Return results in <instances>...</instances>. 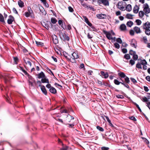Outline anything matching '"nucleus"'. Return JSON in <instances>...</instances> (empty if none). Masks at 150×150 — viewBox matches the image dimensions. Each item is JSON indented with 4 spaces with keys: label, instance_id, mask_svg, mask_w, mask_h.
Segmentation results:
<instances>
[{
    "label": "nucleus",
    "instance_id": "f257e3e1",
    "mask_svg": "<svg viewBox=\"0 0 150 150\" xmlns=\"http://www.w3.org/2000/svg\"><path fill=\"white\" fill-rule=\"evenodd\" d=\"M59 35L60 39L62 41H69V40L70 38L68 36L67 34L65 33H63L61 31H60Z\"/></svg>",
    "mask_w": 150,
    "mask_h": 150
},
{
    "label": "nucleus",
    "instance_id": "f03ea898",
    "mask_svg": "<svg viewBox=\"0 0 150 150\" xmlns=\"http://www.w3.org/2000/svg\"><path fill=\"white\" fill-rule=\"evenodd\" d=\"M143 7L144 8V11L147 17L148 16L147 14L150 12V9L149 8V6L148 4L146 3L143 5Z\"/></svg>",
    "mask_w": 150,
    "mask_h": 150
},
{
    "label": "nucleus",
    "instance_id": "7ed1b4c3",
    "mask_svg": "<svg viewBox=\"0 0 150 150\" xmlns=\"http://www.w3.org/2000/svg\"><path fill=\"white\" fill-rule=\"evenodd\" d=\"M125 4V3L123 2V1H119L117 5V8L122 11H124L125 10V8L124 6V4Z\"/></svg>",
    "mask_w": 150,
    "mask_h": 150
},
{
    "label": "nucleus",
    "instance_id": "20e7f679",
    "mask_svg": "<svg viewBox=\"0 0 150 150\" xmlns=\"http://www.w3.org/2000/svg\"><path fill=\"white\" fill-rule=\"evenodd\" d=\"M79 57V55L78 53L77 52H74L72 54V57L71 58H72V61H71V62L72 63H74L76 62L75 59H77Z\"/></svg>",
    "mask_w": 150,
    "mask_h": 150
},
{
    "label": "nucleus",
    "instance_id": "39448f33",
    "mask_svg": "<svg viewBox=\"0 0 150 150\" xmlns=\"http://www.w3.org/2000/svg\"><path fill=\"white\" fill-rule=\"evenodd\" d=\"M132 55L133 60H132V65L135 64V61H136L138 59V55L136 54V52L132 50Z\"/></svg>",
    "mask_w": 150,
    "mask_h": 150
},
{
    "label": "nucleus",
    "instance_id": "423d86ee",
    "mask_svg": "<svg viewBox=\"0 0 150 150\" xmlns=\"http://www.w3.org/2000/svg\"><path fill=\"white\" fill-rule=\"evenodd\" d=\"M103 33L106 35L107 38L109 40L112 39V37H111V34L109 32L104 30L103 31Z\"/></svg>",
    "mask_w": 150,
    "mask_h": 150
},
{
    "label": "nucleus",
    "instance_id": "0eeeda50",
    "mask_svg": "<svg viewBox=\"0 0 150 150\" xmlns=\"http://www.w3.org/2000/svg\"><path fill=\"white\" fill-rule=\"evenodd\" d=\"M14 21L15 19L13 16L11 15H10L8 16V18L7 20V23L8 24H11Z\"/></svg>",
    "mask_w": 150,
    "mask_h": 150
},
{
    "label": "nucleus",
    "instance_id": "6e6552de",
    "mask_svg": "<svg viewBox=\"0 0 150 150\" xmlns=\"http://www.w3.org/2000/svg\"><path fill=\"white\" fill-rule=\"evenodd\" d=\"M52 39L53 43L56 45L59 43V41L58 39L57 36L54 34L52 36Z\"/></svg>",
    "mask_w": 150,
    "mask_h": 150
},
{
    "label": "nucleus",
    "instance_id": "1a4fd4ad",
    "mask_svg": "<svg viewBox=\"0 0 150 150\" xmlns=\"http://www.w3.org/2000/svg\"><path fill=\"white\" fill-rule=\"evenodd\" d=\"M96 16L99 19H102L105 18L106 15L105 14L101 13L97 14Z\"/></svg>",
    "mask_w": 150,
    "mask_h": 150
},
{
    "label": "nucleus",
    "instance_id": "9d476101",
    "mask_svg": "<svg viewBox=\"0 0 150 150\" xmlns=\"http://www.w3.org/2000/svg\"><path fill=\"white\" fill-rule=\"evenodd\" d=\"M23 60L24 62L26 64H28L30 67L31 66V63L30 61V60L29 59V58H27V57L24 58H23Z\"/></svg>",
    "mask_w": 150,
    "mask_h": 150
},
{
    "label": "nucleus",
    "instance_id": "9b49d317",
    "mask_svg": "<svg viewBox=\"0 0 150 150\" xmlns=\"http://www.w3.org/2000/svg\"><path fill=\"white\" fill-rule=\"evenodd\" d=\"M101 75L103 76V77L105 79H107L108 77V73L106 72L105 73L103 71H101L100 72Z\"/></svg>",
    "mask_w": 150,
    "mask_h": 150
},
{
    "label": "nucleus",
    "instance_id": "f8f14e48",
    "mask_svg": "<svg viewBox=\"0 0 150 150\" xmlns=\"http://www.w3.org/2000/svg\"><path fill=\"white\" fill-rule=\"evenodd\" d=\"M45 77V76L43 72L41 71L39 74H37V78L38 79L43 78Z\"/></svg>",
    "mask_w": 150,
    "mask_h": 150
},
{
    "label": "nucleus",
    "instance_id": "ddd939ff",
    "mask_svg": "<svg viewBox=\"0 0 150 150\" xmlns=\"http://www.w3.org/2000/svg\"><path fill=\"white\" fill-rule=\"evenodd\" d=\"M41 89L42 92L45 95H47V91L44 86H42L41 87Z\"/></svg>",
    "mask_w": 150,
    "mask_h": 150
},
{
    "label": "nucleus",
    "instance_id": "4468645a",
    "mask_svg": "<svg viewBox=\"0 0 150 150\" xmlns=\"http://www.w3.org/2000/svg\"><path fill=\"white\" fill-rule=\"evenodd\" d=\"M25 15L27 17L30 16L32 18H34L33 14L30 12V11L28 12H25Z\"/></svg>",
    "mask_w": 150,
    "mask_h": 150
},
{
    "label": "nucleus",
    "instance_id": "2eb2a0df",
    "mask_svg": "<svg viewBox=\"0 0 150 150\" xmlns=\"http://www.w3.org/2000/svg\"><path fill=\"white\" fill-rule=\"evenodd\" d=\"M150 28V23L147 22L144 25V29H147Z\"/></svg>",
    "mask_w": 150,
    "mask_h": 150
},
{
    "label": "nucleus",
    "instance_id": "dca6fc26",
    "mask_svg": "<svg viewBox=\"0 0 150 150\" xmlns=\"http://www.w3.org/2000/svg\"><path fill=\"white\" fill-rule=\"evenodd\" d=\"M41 82L42 83H49V79H47L46 76L44 78H42L41 79Z\"/></svg>",
    "mask_w": 150,
    "mask_h": 150
},
{
    "label": "nucleus",
    "instance_id": "f3484780",
    "mask_svg": "<svg viewBox=\"0 0 150 150\" xmlns=\"http://www.w3.org/2000/svg\"><path fill=\"white\" fill-rule=\"evenodd\" d=\"M49 91L51 93L54 94H56L57 92L56 90L53 87L50 89Z\"/></svg>",
    "mask_w": 150,
    "mask_h": 150
},
{
    "label": "nucleus",
    "instance_id": "a211bd4d",
    "mask_svg": "<svg viewBox=\"0 0 150 150\" xmlns=\"http://www.w3.org/2000/svg\"><path fill=\"white\" fill-rule=\"evenodd\" d=\"M134 31L137 33H140L141 32L140 28L137 27H135L134 28Z\"/></svg>",
    "mask_w": 150,
    "mask_h": 150
},
{
    "label": "nucleus",
    "instance_id": "6ab92c4d",
    "mask_svg": "<svg viewBox=\"0 0 150 150\" xmlns=\"http://www.w3.org/2000/svg\"><path fill=\"white\" fill-rule=\"evenodd\" d=\"M39 9L42 15H45L46 14V12L45 11L44 8L42 7L39 8Z\"/></svg>",
    "mask_w": 150,
    "mask_h": 150
},
{
    "label": "nucleus",
    "instance_id": "aec40b11",
    "mask_svg": "<svg viewBox=\"0 0 150 150\" xmlns=\"http://www.w3.org/2000/svg\"><path fill=\"white\" fill-rule=\"evenodd\" d=\"M18 4L19 6L21 8H22L24 7V3L21 0H20L18 2Z\"/></svg>",
    "mask_w": 150,
    "mask_h": 150
},
{
    "label": "nucleus",
    "instance_id": "412c9836",
    "mask_svg": "<svg viewBox=\"0 0 150 150\" xmlns=\"http://www.w3.org/2000/svg\"><path fill=\"white\" fill-rule=\"evenodd\" d=\"M139 8L137 5H136L133 9V12L135 13H137L139 11Z\"/></svg>",
    "mask_w": 150,
    "mask_h": 150
},
{
    "label": "nucleus",
    "instance_id": "4be33fe9",
    "mask_svg": "<svg viewBox=\"0 0 150 150\" xmlns=\"http://www.w3.org/2000/svg\"><path fill=\"white\" fill-rule=\"evenodd\" d=\"M103 81V85H104L106 86H108L110 88H111L112 89L114 88V87H113L112 86L110 85L109 84L107 83H105V82H104Z\"/></svg>",
    "mask_w": 150,
    "mask_h": 150
},
{
    "label": "nucleus",
    "instance_id": "5701e85b",
    "mask_svg": "<svg viewBox=\"0 0 150 150\" xmlns=\"http://www.w3.org/2000/svg\"><path fill=\"white\" fill-rule=\"evenodd\" d=\"M0 22L3 23H5L4 17L1 13H0Z\"/></svg>",
    "mask_w": 150,
    "mask_h": 150
},
{
    "label": "nucleus",
    "instance_id": "b1692460",
    "mask_svg": "<svg viewBox=\"0 0 150 150\" xmlns=\"http://www.w3.org/2000/svg\"><path fill=\"white\" fill-rule=\"evenodd\" d=\"M118 75L121 78H125L126 76L125 73L123 72H120L118 73Z\"/></svg>",
    "mask_w": 150,
    "mask_h": 150
},
{
    "label": "nucleus",
    "instance_id": "393cba45",
    "mask_svg": "<svg viewBox=\"0 0 150 150\" xmlns=\"http://www.w3.org/2000/svg\"><path fill=\"white\" fill-rule=\"evenodd\" d=\"M120 28L121 30L124 31L126 30V26L125 24H122L120 25Z\"/></svg>",
    "mask_w": 150,
    "mask_h": 150
},
{
    "label": "nucleus",
    "instance_id": "a878e982",
    "mask_svg": "<svg viewBox=\"0 0 150 150\" xmlns=\"http://www.w3.org/2000/svg\"><path fill=\"white\" fill-rule=\"evenodd\" d=\"M125 9L128 11H130L131 10V5L130 4H128L126 6Z\"/></svg>",
    "mask_w": 150,
    "mask_h": 150
},
{
    "label": "nucleus",
    "instance_id": "bb28decb",
    "mask_svg": "<svg viewBox=\"0 0 150 150\" xmlns=\"http://www.w3.org/2000/svg\"><path fill=\"white\" fill-rule=\"evenodd\" d=\"M4 81L6 83L9 82L10 80V78L8 76L4 78Z\"/></svg>",
    "mask_w": 150,
    "mask_h": 150
},
{
    "label": "nucleus",
    "instance_id": "cd10ccee",
    "mask_svg": "<svg viewBox=\"0 0 150 150\" xmlns=\"http://www.w3.org/2000/svg\"><path fill=\"white\" fill-rule=\"evenodd\" d=\"M51 22L52 24H55L57 22V20L55 18H52L51 19Z\"/></svg>",
    "mask_w": 150,
    "mask_h": 150
},
{
    "label": "nucleus",
    "instance_id": "c85d7f7f",
    "mask_svg": "<svg viewBox=\"0 0 150 150\" xmlns=\"http://www.w3.org/2000/svg\"><path fill=\"white\" fill-rule=\"evenodd\" d=\"M103 4L105 6H108L109 5V2L107 0H103Z\"/></svg>",
    "mask_w": 150,
    "mask_h": 150
},
{
    "label": "nucleus",
    "instance_id": "c756f323",
    "mask_svg": "<svg viewBox=\"0 0 150 150\" xmlns=\"http://www.w3.org/2000/svg\"><path fill=\"white\" fill-rule=\"evenodd\" d=\"M29 79L28 81H33L34 83H35V81L34 78H33L30 75L28 77Z\"/></svg>",
    "mask_w": 150,
    "mask_h": 150
},
{
    "label": "nucleus",
    "instance_id": "7c9ffc66",
    "mask_svg": "<svg viewBox=\"0 0 150 150\" xmlns=\"http://www.w3.org/2000/svg\"><path fill=\"white\" fill-rule=\"evenodd\" d=\"M35 42L37 45L38 46H43L44 45V43L41 42H38L36 41Z\"/></svg>",
    "mask_w": 150,
    "mask_h": 150
},
{
    "label": "nucleus",
    "instance_id": "2f4dec72",
    "mask_svg": "<svg viewBox=\"0 0 150 150\" xmlns=\"http://www.w3.org/2000/svg\"><path fill=\"white\" fill-rule=\"evenodd\" d=\"M13 60L15 64H17L18 62V58L16 57H13Z\"/></svg>",
    "mask_w": 150,
    "mask_h": 150
},
{
    "label": "nucleus",
    "instance_id": "473e14b6",
    "mask_svg": "<svg viewBox=\"0 0 150 150\" xmlns=\"http://www.w3.org/2000/svg\"><path fill=\"white\" fill-rule=\"evenodd\" d=\"M144 12L143 11H140L139 12V16L140 17L142 18L144 14Z\"/></svg>",
    "mask_w": 150,
    "mask_h": 150
},
{
    "label": "nucleus",
    "instance_id": "72a5a7b5",
    "mask_svg": "<svg viewBox=\"0 0 150 150\" xmlns=\"http://www.w3.org/2000/svg\"><path fill=\"white\" fill-rule=\"evenodd\" d=\"M120 79L122 81V83H121V84H122L124 85V86L125 87H126V88H129V86L127 84L128 83H125L124 82V81L123 80H122L121 79Z\"/></svg>",
    "mask_w": 150,
    "mask_h": 150
},
{
    "label": "nucleus",
    "instance_id": "f704fd0d",
    "mask_svg": "<svg viewBox=\"0 0 150 150\" xmlns=\"http://www.w3.org/2000/svg\"><path fill=\"white\" fill-rule=\"evenodd\" d=\"M96 128L100 132H103L104 131V129L102 127H101L99 126H96Z\"/></svg>",
    "mask_w": 150,
    "mask_h": 150
},
{
    "label": "nucleus",
    "instance_id": "c9c22d12",
    "mask_svg": "<svg viewBox=\"0 0 150 150\" xmlns=\"http://www.w3.org/2000/svg\"><path fill=\"white\" fill-rule=\"evenodd\" d=\"M114 82L115 84L117 85H119L120 83H122V82H119L118 80L116 79L114 80Z\"/></svg>",
    "mask_w": 150,
    "mask_h": 150
},
{
    "label": "nucleus",
    "instance_id": "e433bc0d",
    "mask_svg": "<svg viewBox=\"0 0 150 150\" xmlns=\"http://www.w3.org/2000/svg\"><path fill=\"white\" fill-rule=\"evenodd\" d=\"M124 58L127 59H130V57L129 54H126L124 56Z\"/></svg>",
    "mask_w": 150,
    "mask_h": 150
},
{
    "label": "nucleus",
    "instance_id": "4c0bfd02",
    "mask_svg": "<svg viewBox=\"0 0 150 150\" xmlns=\"http://www.w3.org/2000/svg\"><path fill=\"white\" fill-rule=\"evenodd\" d=\"M145 29V33L146 34L148 35H150V30L149 29Z\"/></svg>",
    "mask_w": 150,
    "mask_h": 150
},
{
    "label": "nucleus",
    "instance_id": "58836bf2",
    "mask_svg": "<svg viewBox=\"0 0 150 150\" xmlns=\"http://www.w3.org/2000/svg\"><path fill=\"white\" fill-rule=\"evenodd\" d=\"M125 82L127 83H129L130 82L129 78L126 76L125 78Z\"/></svg>",
    "mask_w": 150,
    "mask_h": 150
},
{
    "label": "nucleus",
    "instance_id": "ea45409f",
    "mask_svg": "<svg viewBox=\"0 0 150 150\" xmlns=\"http://www.w3.org/2000/svg\"><path fill=\"white\" fill-rule=\"evenodd\" d=\"M140 63L141 64V65H146L147 64V62L145 60H142Z\"/></svg>",
    "mask_w": 150,
    "mask_h": 150
},
{
    "label": "nucleus",
    "instance_id": "a19ab883",
    "mask_svg": "<svg viewBox=\"0 0 150 150\" xmlns=\"http://www.w3.org/2000/svg\"><path fill=\"white\" fill-rule=\"evenodd\" d=\"M114 44L116 48L117 49H118L120 48V45L118 43L116 42L114 43Z\"/></svg>",
    "mask_w": 150,
    "mask_h": 150
},
{
    "label": "nucleus",
    "instance_id": "79ce46f5",
    "mask_svg": "<svg viewBox=\"0 0 150 150\" xmlns=\"http://www.w3.org/2000/svg\"><path fill=\"white\" fill-rule=\"evenodd\" d=\"M116 41L118 43L121 44L122 43V41L121 39L120 38H118L116 40Z\"/></svg>",
    "mask_w": 150,
    "mask_h": 150
},
{
    "label": "nucleus",
    "instance_id": "37998d69",
    "mask_svg": "<svg viewBox=\"0 0 150 150\" xmlns=\"http://www.w3.org/2000/svg\"><path fill=\"white\" fill-rule=\"evenodd\" d=\"M81 4L84 8H88V6L86 3L83 2V3H82Z\"/></svg>",
    "mask_w": 150,
    "mask_h": 150
},
{
    "label": "nucleus",
    "instance_id": "c03bdc74",
    "mask_svg": "<svg viewBox=\"0 0 150 150\" xmlns=\"http://www.w3.org/2000/svg\"><path fill=\"white\" fill-rule=\"evenodd\" d=\"M128 27H131V21H128L126 24Z\"/></svg>",
    "mask_w": 150,
    "mask_h": 150
},
{
    "label": "nucleus",
    "instance_id": "a18cd8bd",
    "mask_svg": "<svg viewBox=\"0 0 150 150\" xmlns=\"http://www.w3.org/2000/svg\"><path fill=\"white\" fill-rule=\"evenodd\" d=\"M142 100L144 102H146L148 101V99L146 97H144L142 98Z\"/></svg>",
    "mask_w": 150,
    "mask_h": 150
},
{
    "label": "nucleus",
    "instance_id": "49530a36",
    "mask_svg": "<svg viewBox=\"0 0 150 150\" xmlns=\"http://www.w3.org/2000/svg\"><path fill=\"white\" fill-rule=\"evenodd\" d=\"M29 85H31L32 87H34V86L33 83H34L33 81H28Z\"/></svg>",
    "mask_w": 150,
    "mask_h": 150
},
{
    "label": "nucleus",
    "instance_id": "de8ad7c7",
    "mask_svg": "<svg viewBox=\"0 0 150 150\" xmlns=\"http://www.w3.org/2000/svg\"><path fill=\"white\" fill-rule=\"evenodd\" d=\"M136 67L138 68L142 69V67L141 65V64L140 63H138L136 64Z\"/></svg>",
    "mask_w": 150,
    "mask_h": 150
},
{
    "label": "nucleus",
    "instance_id": "09e8293b",
    "mask_svg": "<svg viewBox=\"0 0 150 150\" xmlns=\"http://www.w3.org/2000/svg\"><path fill=\"white\" fill-rule=\"evenodd\" d=\"M116 97L118 98L122 99L124 98V96L122 95H118L116 96Z\"/></svg>",
    "mask_w": 150,
    "mask_h": 150
},
{
    "label": "nucleus",
    "instance_id": "8fccbe9b",
    "mask_svg": "<svg viewBox=\"0 0 150 150\" xmlns=\"http://www.w3.org/2000/svg\"><path fill=\"white\" fill-rule=\"evenodd\" d=\"M92 30H91L94 31H97V29L93 25H92L91 27Z\"/></svg>",
    "mask_w": 150,
    "mask_h": 150
},
{
    "label": "nucleus",
    "instance_id": "3c124183",
    "mask_svg": "<svg viewBox=\"0 0 150 150\" xmlns=\"http://www.w3.org/2000/svg\"><path fill=\"white\" fill-rule=\"evenodd\" d=\"M136 23L138 25H140L142 23L141 20H140L139 19L137 20L136 21Z\"/></svg>",
    "mask_w": 150,
    "mask_h": 150
},
{
    "label": "nucleus",
    "instance_id": "603ef678",
    "mask_svg": "<svg viewBox=\"0 0 150 150\" xmlns=\"http://www.w3.org/2000/svg\"><path fill=\"white\" fill-rule=\"evenodd\" d=\"M126 17L128 19H131V14H127Z\"/></svg>",
    "mask_w": 150,
    "mask_h": 150
},
{
    "label": "nucleus",
    "instance_id": "864d4df0",
    "mask_svg": "<svg viewBox=\"0 0 150 150\" xmlns=\"http://www.w3.org/2000/svg\"><path fill=\"white\" fill-rule=\"evenodd\" d=\"M63 147L61 148L60 150H67L68 149V147L67 146H65V147H64L63 146Z\"/></svg>",
    "mask_w": 150,
    "mask_h": 150
},
{
    "label": "nucleus",
    "instance_id": "5fc2aeb1",
    "mask_svg": "<svg viewBox=\"0 0 150 150\" xmlns=\"http://www.w3.org/2000/svg\"><path fill=\"white\" fill-rule=\"evenodd\" d=\"M46 69L47 70H48V71H50V74L53 76H54V74L53 73V72H52V71L48 67H47L46 68Z\"/></svg>",
    "mask_w": 150,
    "mask_h": 150
},
{
    "label": "nucleus",
    "instance_id": "6e6d98bb",
    "mask_svg": "<svg viewBox=\"0 0 150 150\" xmlns=\"http://www.w3.org/2000/svg\"><path fill=\"white\" fill-rule=\"evenodd\" d=\"M68 9L69 12H72L74 11V9L73 8L70 6L68 7Z\"/></svg>",
    "mask_w": 150,
    "mask_h": 150
},
{
    "label": "nucleus",
    "instance_id": "4d7b16f0",
    "mask_svg": "<svg viewBox=\"0 0 150 150\" xmlns=\"http://www.w3.org/2000/svg\"><path fill=\"white\" fill-rule=\"evenodd\" d=\"M101 117L104 120H105L104 117H105L106 118V120H107V121H108L109 120H110L109 117L107 116L104 115V116H101Z\"/></svg>",
    "mask_w": 150,
    "mask_h": 150
},
{
    "label": "nucleus",
    "instance_id": "13d9d810",
    "mask_svg": "<svg viewBox=\"0 0 150 150\" xmlns=\"http://www.w3.org/2000/svg\"><path fill=\"white\" fill-rule=\"evenodd\" d=\"M109 148L106 147H102L101 148V150H109Z\"/></svg>",
    "mask_w": 150,
    "mask_h": 150
},
{
    "label": "nucleus",
    "instance_id": "bf43d9fd",
    "mask_svg": "<svg viewBox=\"0 0 150 150\" xmlns=\"http://www.w3.org/2000/svg\"><path fill=\"white\" fill-rule=\"evenodd\" d=\"M58 24L60 25H61L63 24V21L62 20H59L58 21Z\"/></svg>",
    "mask_w": 150,
    "mask_h": 150
},
{
    "label": "nucleus",
    "instance_id": "052dcab7",
    "mask_svg": "<svg viewBox=\"0 0 150 150\" xmlns=\"http://www.w3.org/2000/svg\"><path fill=\"white\" fill-rule=\"evenodd\" d=\"M13 12L15 14H18V12L17 11V10L15 8H13Z\"/></svg>",
    "mask_w": 150,
    "mask_h": 150
},
{
    "label": "nucleus",
    "instance_id": "680f3d73",
    "mask_svg": "<svg viewBox=\"0 0 150 150\" xmlns=\"http://www.w3.org/2000/svg\"><path fill=\"white\" fill-rule=\"evenodd\" d=\"M97 1L100 6V4H103V0H98Z\"/></svg>",
    "mask_w": 150,
    "mask_h": 150
},
{
    "label": "nucleus",
    "instance_id": "e2e57ef3",
    "mask_svg": "<svg viewBox=\"0 0 150 150\" xmlns=\"http://www.w3.org/2000/svg\"><path fill=\"white\" fill-rule=\"evenodd\" d=\"M132 47H133L136 48L137 47V42H135L133 43H132Z\"/></svg>",
    "mask_w": 150,
    "mask_h": 150
},
{
    "label": "nucleus",
    "instance_id": "0e129e2a",
    "mask_svg": "<svg viewBox=\"0 0 150 150\" xmlns=\"http://www.w3.org/2000/svg\"><path fill=\"white\" fill-rule=\"evenodd\" d=\"M87 37L88 39H91L93 38V35H90L89 33H88L87 34Z\"/></svg>",
    "mask_w": 150,
    "mask_h": 150
},
{
    "label": "nucleus",
    "instance_id": "69168bd1",
    "mask_svg": "<svg viewBox=\"0 0 150 150\" xmlns=\"http://www.w3.org/2000/svg\"><path fill=\"white\" fill-rule=\"evenodd\" d=\"M122 52L124 53H125L127 52V50L126 48H123L122 49Z\"/></svg>",
    "mask_w": 150,
    "mask_h": 150
},
{
    "label": "nucleus",
    "instance_id": "338daca9",
    "mask_svg": "<svg viewBox=\"0 0 150 150\" xmlns=\"http://www.w3.org/2000/svg\"><path fill=\"white\" fill-rule=\"evenodd\" d=\"M89 8L90 10H91L93 11H95V9L93 7L91 6H88V8Z\"/></svg>",
    "mask_w": 150,
    "mask_h": 150
},
{
    "label": "nucleus",
    "instance_id": "774afa93",
    "mask_svg": "<svg viewBox=\"0 0 150 150\" xmlns=\"http://www.w3.org/2000/svg\"><path fill=\"white\" fill-rule=\"evenodd\" d=\"M48 83V84L46 85V86L47 88L50 89V88H51L52 87L51 86L50 84L49 83Z\"/></svg>",
    "mask_w": 150,
    "mask_h": 150
}]
</instances>
